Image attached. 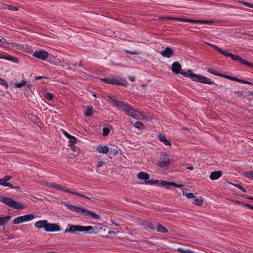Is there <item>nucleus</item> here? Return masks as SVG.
Returning <instances> with one entry per match:
<instances>
[{"label": "nucleus", "instance_id": "nucleus-1", "mask_svg": "<svg viewBox=\"0 0 253 253\" xmlns=\"http://www.w3.org/2000/svg\"><path fill=\"white\" fill-rule=\"evenodd\" d=\"M181 66L180 64L177 62H174L172 65L171 70L175 74H181L186 77H189L192 80L202 83L207 84H214L215 87L217 86V84L213 81H211L208 78L203 75L194 73L192 70H188L186 72H180Z\"/></svg>", "mask_w": 253, "mask_h": 253}, {"label": "nucleus", "instance_id": "nucleus-2", "mask_svg": "<svg viewBox=\"0 0 253 253\" xmlns=\"http://www.w3.org/2000/svg\"><path fill=\"white\" fill-rule=\"evenodd\" d=\"M108 97L111 99L112 102L114 103V105L122 108L123 110L128 115L136 119H144L147 121L150 120V118L149 117L145 116L143 113L131 108L129 105H127L123 102L112 98L110 96H108Z\"/></svg>", "mask_w": 253, "mask_h": 253}, {"label": "nucleus", "instance_id": "nucleus-3", "mask_svg": "<svg viewBox=\"0 0 253 253\" xmlns=\"http://www.w3.org/2000/svg\"><path fill=\"white\" fill-rule=\"evenodd\" d=\"M65 206L72 211H74L77 213L80 214L83 216H90L93 219L96 220H100L101 219V217L99 215L91 211L87 210L85 208H82L80 206L73 205L69 204H65Z\"/></svg>", "mask_w": 253, "mask_h": 253}, {"label": "nucleus", "instance_id": "nucleus-4", "mask_svg": "<svg viewBox=\"0 0 253 253\" xmlns=\"http://www.w3.org/2000/svg\"><path fill=\"white\" fill-rule=\"evenodd\" d=\"M0 200L2 202L6 204L7 206L17 209H22L24 208V206L21 203L14 201L11 198L1 196L0 197Z\"/></svg>", "mask_w": 253, "mask_h": 253}, {"label": "nucleus", "instance_id": "nucleus-5", "mask_svg": "<svg viewBox=\"0 0 253 253\" xmlns=\"http://www.w3.org/2000/svg\"><path fill=\"white\" fill-rule=\"evenodd\" d=\"M222 54L227 57H231L234 60L239 61L241 63H242L244 65H247V66H248L249 67H253V65L251 62H248L247 60L242 59L239 56H236V55L232 54L231 53H228L226 51H224Z\"/></svg>", "mask_w": 253, "mask_h": 253}, {"label": "nucleus", "instance_id": "nucleus-6", "mask_svg": "<svg viewBox=\"0 0 253 253\" xmlns=\"http://www.w3.org/2000/svg\"><path fill=\"white\" fill-rule=\"evenodd\" d=\"M170 164V159L169 156L165 152H162L160 154V161L159 163V166L163 168L168 166Z\"/></svg>", "mask_w": 253, "mask_h": 253}, {"label": "nucleus", "instance_id": "nucleus-7", "mask_svg": "<svg viewBox=\"0 0 253 253\" xmlns=\"http://www.w3.org/2000/svg\"><path fill=\"white\" fill-rule=\"evenodd\" d=\"M34 218L33 214H27L16 218L13 220V224H17L32 220Z\"/></svg>", "mask_w": 253, "mask_h": 253}, {"label": "nucleus", "instance_id": "nucleus-8", "mask_svg": "<svg viewBox=\"0 0 253 253\" xmlns=\"http://www.w3.org/2000/svg\"><path fill=\"white\" fill-rule=\"evenodd\" d=\"M57 190H61V191H64V192H68V193L72 194H74V195H77V196H81L82 197H84V198H86V199L90 200V198H89L88 197L85 196V195L82 194H81L80 193H79V192L73 191L68 189L66 187H63V186H61L60 185H58Z\"/></svg>", "mask_w": 253, "mask_h": 253}, {"label": "nucleus", "instance_id": "nucleus-9", "mask_svg": "<svg viewBox=\"0 0 253 253\" xmlns=\"http://www.w3.org/2000/svg\"><path fill=\"white\" fill-rule=\"evenodd\" d=\"M33 56L35 57L38 58V59H41L42 60H45L48 57L49 54L46 51H43V50H40V51H35L33 53Z\"/></svg>", "mask_w": 253, "mask_h": 253}, {"label": "nucleus", "instance_id": "nucleus-10", "mask_svg": "<svg viewBox=\"0 0 253 253\" xmlns=\"http://www.w3.org/2000/svg\"><path fill=\"white\" fill-rule=\"evenodd\" d=\"M68 228L66 229L64 233H70L72 234H78L81 232V225H68Z\"/></svg>", "mask_w": 253, "mask_h": 253}, {"label": "nucleus", "instance_id": "nucleus-11", "mask_svg": "<svg viewBox=\"0 0 253 253\" xmlns=\"http://www.w3.org/2000/svg\"><path fill=\"white\" fill-rule=\"evenodd\" d=\"M60 230V227L56 224L50 223L48 221L47 222L45 230L46 232H56Z\"/></svg>", "mask_w": 253, "mask_h": 253}, {"label": "nucleus", "instance_id": "nucleus-12", "mask_svg": "<svg viewBox=\"0 0 253 253\" xmlns=\"http://www.w3.org/2000/svg\"><path fill=\"white\" fill-rule=\"evenodd\" d=\"M160 54L164 57L169 58L173 55L174 51L172 48L167 47L161 52Z\"/></svg>", "mask_w": 253, "mask_h": 253}, {"label": "nucleus", "instance_id": "nucleus-13", "mask_svg": "<svg viewBox=\"0 0 253 253\" xmlns=\"http://www.w3.org/2000/svg\"><path fill=\"white\" fill-rule=\"evenodd\" d=\"M97 229L96 227H93L91 226H83L81 225V232L85 233H88L89 234H96V230Z\"/></svg>", "mask_w": 253, "mask_h": 253}, {"label": "nucleus", "instance_id": "nucleus-14", "mask_svg": "<svg viewBox=\"0 0 253 253\" xmlns=\"http://www.w3.org/2000/svg\"><path fill=\"white\" fill-rule=\"evenodd\" d=\"M184 22H189L194 23L208 24H211L213 23V21L211 20H193L186 19V20H182Z\"/></svg>", "mask_w": 253, "mask_h": 253}, {"label": "nucleus", "instance_id": "nucleus-15", "mask_svg": "<svg viewBox=\"0 0 253 253\" xmlns=\"http://www.w3.org/2000/svg\"><path fill=\"white\" fill-rule=\"evenodd\" d=\"M110 84H112L116 85H125L122 81V79L119 77H112L110 78Z\"/></svg>", "mask_w": 253, "mask_h": 253}, {"label": "nucleus", "instance_id": "nucleus-16", "mask_svg": "<svg viewBox=\"0 0 253 253\" xmlns=\"http://www.w3.org/2000/svg\"><path fill=\"white\" fill-rule=\"evenodd\" d=\"M47 222L46 220H39L35 223L34 226L37 228H44L45 230Z\"/></svg>", "mask_w": 253, "mask_h": 253}, {"label": "nucleus", "instance_id": "nucleus-17", "mask_svg": "<svg viewBox=\"0 0 253 253\" xmlns=\"http://www.w3.org/2000/svg\"><path fill=\"white\" fill-rule=\"evenodd\" d=\"M222 176V172L220 171H214L211 173L210 178L211 180H216Z\"/></svg>", "mask_w": 253, "mask_h": 253}, {"label": "nucleus", "instance_id": "nucleus-18", "mask_svg": "<svg viewBox=\"0 0 253 253\" xmlns=\"http://www.w3.org/2000/svg\"><path fill=\"white\" fill-rule=\"evenodd\" d=\"M54 65H57L58 66H60L63 68L68 67V69H69V64L67 63H65L62 61L60 59H55V62H53Z\"/></svg>", "mask_w": 253, "mask_h": 253}, {"label": "nucleus", "instance_id": "nucleus-19", "mask_svg": "<svg viewBox=\"0 0 253 253\" xmlns=\"http://www.w3.org/2000/svg\"><path fill=\"white\" fill-rule=\"evenodd\" d=\"M0 58L11 61L14 63H18V59L11 55H0Z\"/></svg>", "mask_w": 253, "mask_h": 253}, {"label": "nucleus", "instance_id": "nucleus-20", "mask_svg": "<svg viewBox=\"0 0 253 253\" xmlns=\"http://www.w3.org/2000/svg\"><path fill=\"white\" fill-rule=\"evenodd\" d=\"M97 150L99 153L104 154L108 152L109 151L110 148L106 146H99L97 147Z\"/></svg>", "mask_w": 253, "mask_h": 253}, {"label": "nucleus", "instance_id": "nucleus-21", "mask_svg": "<svg viewBox=\"0 0 253 253\" xmlns=\"http://www.w3.org/2000/svg\"><path fill=\"white\" fill-rule=\"evenodd\" d=\"M138 177L141 180H146L149 178V175L145 172H141L138 173Z\"/></svg>", "mask_w": 253, "mask_h": 253}, {"label": "nucleus", "instance_id": "nucleus-22", "mask_svg": "<svg viewBox=\"0 0 253 253\" xmlns=\"http://www.w3.org/2000/svg\"><path fill=\"white\" fill-rule=\"evenodd\" d=\"M159 140L164 143V144L165 145H171V143L169 141H168V140H167L165 138V136L163 135H159Z\"/></svg>", "mask_w": 253, "mask_h": 253}, {"label": "nucleus", "instance_id": "nucleus-23", "mask_svg": "<svg viewBox=\"0 0 253 253\" xmlns=\"http://www.w3.org/2000/svg\"><path fill=\"white\" fill-rule=\"evenodd\" d=\"M11 216H7L4 217H0V226L4 225L7 223L10 219Z\"/></svg>", "mask_w": 253, "mask_h": 253}, {"label": "nucleus", "instance_id": "nucleus-24", "mask_svg": "<svg viewBox=\"0 0 253 253\" xmlns=\"http://www.w3.org/2000/svg\"><path fill=\"white\" fill-rule=\"evenodd\" d=\"M119 153V151L117 148L114 149L111 148L109 150V155H108V157L110 158H112L111 155L116 156L118 155Z\"/></svg>", "mask_w": 253, "mask_h": 253}, {"label": "nucleus", "instance_id": "nucleus-25", "mask_svg": "<svg viewBox=\"0 0 253 253\" xmlns=\"http://www.w3.org/2000/svg\"><path fill=\"white\" fill-rule=\"evenodd\" d=\"M156 229L158 232L162 233H167L168 232L167 229L163 226L157 224Z\"/></svg>", "mask_w": 253, "mask_h": 253}, {"label": "nucleus", "instance_id": "nucleus-26", "mask_svg": "<svg viewBox=\"0 0 253 253\" xmlns=\"http://www.w3.org/2000/svg\"><path fill=\"white\" fill-rule=\"evenodd\" d=\"M159 20H162L164 19H169V20H175L183 22V21L181 20H186V19H183L181 18H174V17H162L159 18Z\"/></svg>", "mask_w": 253, "mask_h": 253}, {"label": "nucleus", "instance_id": "nucleus-27", "mask_svg": "<svg viewBox=\"0 0 253 253\" xmlns=\"http://www.w3.org/2000/svg\"><path fill=\"white\" fill-rule=\"evenodd\" d=\"M135 127L140 130H143L145 128V126L139 121L135 122Z\"/></svg>", "mask_w": 253, "mask_h": 253}, {"label": "nucleus", "instance_id": "nucleus-28", "mask_svg": "<svg viewBox=\"0 0 253 253\" xmlns=\"http://www.w3.org/2000/svg\"><path fill=\"white\" fill-rule=\"evenodd\" d=\"M207 44L209 45V46H210L211 47L214 48L215 49H216V50H217L218 52H219L221 54H223L224 51L222 50L221 49L219 48L218 47H217V46L214 45V44H211V43H207L206 42V43Z\"/></svg>", "mask_w": 253, "mask_h": 253}, {"label": "nucleus", "instance_id": "nucleus-29", "mask_svg": "<svg viewBox=\"0 0 253 253\" xmlns=\"http://www.w3.org/2000/svg\"><path fill=\"white\" fill-rule=\"evenodd\" d=\"M26 80H22L20 83H14L15 86L17 88H20L26 84Z\"/></svg>", "mask_w": 253, "mask_h": 253}, {"label": "nucleus", "instance_id": "nucleus-30", "mask_svg": "<svg viewBox=\"0 0 253 253\" xmlns=\"http://www.w3.org/2000/svg\"><path fill=\"white\" fill-rule=\"evenodd\" d=\"M244 175L253 180V171H247L244 173Z\"/></svg>", "mask_w": 253, "mask_h": 253}, {"label": "nucleus", "instance_id": "nucleus-31", "mask_svg": "<svg viewBox=\"0 0 253 253\" xmlns=\"http://www.w3.org/2000/svg\"><path fill=\"white\" fill-rule=\"evenodd\" d=\"M194 204L197 206H201L203 203V200L202 198H194Z\"/></svg>", "mask_w": 253, "mask_h": 253}, {"label": "nucleus", "instance_id": "nucleus-32", "mask_svg": "<svg viewBox=\"0 0 253 253\" xmlns=\"http://www.w3.org/2000/svg\"><path fill=\"white\" fill-rule=\"evenodd\" d=\"M172 184V182H167L165 181H162L161 182V185L162 186L166 187L167 188H169Z\"/></svg>", "mask_w": 253, "mask_h": 253}, {"label": "nucleus", "instance_id": "nucleus-33", "mask_svg": "<svg viewBox=\"0 0 253 253\" xmlns=\"http://www.w3.org/2000/svg\"><path fill=\"white\" fill-rule=\"evenodd\" d=\"M207 71L210 73H212V74H213L214 75H218V76H223V74H221V73H220L217 71H213L211 68H208L207 69Z\"/></svg>", "mask_w": 253, "mask_h": 253}, {"label": "nucleus", "instance_id": "nucleus-34", "mask_svg": "<svg viewBox=\"0 0 253 253\" xmlns=\"http://www.w3.org/2000/svg\"><path fill=\"white\" fill-rule=\"evenodd\" d=\"M183 195L185 196L187 198L191 199L195 198V196L192 193H186L184 191L183 192Z\"/></svg>", "mask_w": 253, "mask_h": 253}, {"label": "nucleus", "instance_id": "nucleus-35", "mask_svg": "<svg viewBox=\"0 0 253 253\" xmlns=\"http://www.w3.org/2000/svg\"><path fill=\"white\" fill-rule=\"evenodd\" d=\"M157 223H148L147 227L151 229L154 230L156 228Z\"/></svg>", "mask_w": 253, "mask_h": 253}, {"label": "nucleus", "instance_id": "nucleus-36", "mask_svg": "<svg viewBox=\"0 0 253 253\" xmlns=\"http://www.w3.org/2000/svg\"><path fill=\"white\" fill-rule=\"evenodd\" d=\"M93 113L92 108L91 107H88L86 110V112L85 113V115L87 116H92Z\"/></svg>", "mask_w": 253, "mask_h": 253}, {"label": "nucleus", "instance_id": "nucleus-37", "mask_svg": "<svg viewBox=\"0 0 253 253\" xmlns=\"http://www.w3.org/2000/svg\"><path fill=\"white\" fill-rule=\"evenodd\" d=\"M178 252L182 253H192V251L190 250H184L183 248H179L177 249Z\"/></svg>", "mask_w": 253, "mask_h": 253}, {"label": "nucleus", "instance_id": "nucleus-38", "mask_svg": "<svg viewBox=\"0 0 253 253\" xmlns=\"http://www.w3.org/2000/svg\"><path fill=\"white\" fill-rule=\"evenodd\" d=\"M6 6L7 7V8L8 9H9V10H11V11H18V7L13 6L12 5H6Z\"/></svg>", "mask_w": 253, "mask_h": 253}, {"label": "nucleus", "instance_id": "nucleus-39", "mask_svg": "<svg viewBox=\"0 0 253 253\" xmlns=\"http://www.w3.org/2000/svg\"><path fill=\"white\" fill-rule=\"evenodd\" d=\"M53 96V94L49 92L46 93L44 95V97L49 100H51L52 99Z\"/></svg>", "mask_w": 253, "mask_h": 253}, {"label": "nucleus", "instance_id": "nucleus-40", "mask_svg": "<svg viewBox=\"0 0 253 253\" xmlns=\"http://www.w3.org/2000/svg\"><path fill=\"white\" fill-rule=\"evenodd\" d=\"M109 132H110V130L108 128L104 127L103 129V135L104 136H107L109 134Z\"/></svg>", "mask_w": 253, "mask_h": 253}, {"label": "nucleus", "instance_id": "nucleus-41", "mask_svg": "<svg viewBox=\"0 0 253 253\" xmlns=\"http://www.w3.org/2000/svg\"><path fill=\"white\" fill-rule=\"evenodd\" d=\"M0 84L2 85L6 86V87H8V84L6 81L1 78H0Z\"/></svg>", "mask_w": 253, "mask_h": 253}, {"label": "nucleus", "instance_id": "nucleus-42", "mask_svg": "<svg viewBox=\"0 0 253 253\" xmlns=\"http://www.w3.org/2000/svg\"><path fill=\"white\" fill-rule=\"evenodd\" d=\"M239 2L243 4L245 6L253 8V4H251V3H250L248 2H243V1H239Z\"/></svg>", "mask_w": 253, "mask_h": 253}, {"label": "nucleus", "instance_id": "nucleus-43", "mask_svg": "<svg viewBox=\"0 0 253 253\" xmlns=\"http://www.w3.org/2000/svg\"><path fill=\"white\" fill-rule=\"evenodd\" d=\"M231 184H233V185H234L235 186H236V187H237L238 188L242 190L244 192H246V190H245V189L241 185L238 184H233V183H231Z\"/></svg>", "mask_w": 253, "mask_h": 253}, {"label": "nucleus", "instance_id": "nucleus-44", "mask_svg": "<svg viewBox=\"0 0 253 253\" xmlns=\"http://www.w3.org/2000/svg\"><path fill=\"white\" fill-rule=\"evenodd\" d=\"M12 178L11 176H6L3 179L4 183H6L7 181H9Z\"/></svg>", "mask_w": 253, "mask_h": 253}, {"label": "nucleus", "instance_id": "nucleus-45", "mask_svg": "<svg viewBox=\"0 0 253 253\" xmlns=\"http://www.w3.org/2000/svg\"><path fill=\"white\" fill-rule=\"evenodd\" d=\"M3 186H8V187H10L11 188H19V187H13L11 183H7V182L4 183Z\"/></svg>", "mask_w": 253, "mask_h": 253}, {"label": "nucleus", "instance_id": "nucleus-46", "mask_svg": "<svg viewBox=\"0 0 253 253\" xmlns=\"http://www.w3.org/2000/svg\"><path fill=\"white\" fill-rule=\"evenodd\" d=\"M100 80L106 83L110 84V78H101Z\"/></svg>", "mask_w": 253, "mask_h": 253}, {"label": "nucleus", "instance_id": "nucleus-47", "mask_svg": "<svg viewBox=\"0 0 253 253\" xmlns=\"http://www.w3.org/2000/svg\"><path fill=\"white\" fill-rule=\"evenodd\" d=\"M69 142L70 143L75 144L76 142V138L72 136L71 138H70Z\"/></svg>", "mask_w": 253, "mask_h": 253}, {"label": "nucleus", "instance_id": "nucleus-48", "mask_svg": "<svg viewBox=\"0 0 253 253\" xmlns=\"http://www.w3.org/2000/svg\"><path fill=\"white\" fill-rule=\"evenodd\" d=\"M50 187L52 188H53L57 190L58 185L57 184H55L54 183H52L51 184H50Z\"/></svg>", "mask_w": 253, "mask_h": 253}, {"label": "nucleus", "instance_id": "nucleus-49", "mask_svg": "<svg viewBox=\"0 0 253 253\" xmlns=\"http://www.w3.org/2000/svg\"><path fill=\"white\" fill-rule=\"evenodd\" d=\"M145 183L147 184H149V185H151L156 184V183L154 182V181H153V180H149V181H146Z\"/></svg>", "mask_w": 253, "mask_h": 253}, {"label": "nucleus", "instance_id": "nucleus-50", "mask_svg": "<svg viewBox=\"0 0 253 253\" xmlns=\"http://www.w3.org/2000/svg\"><path fill=\"white\" fill-rule=\"evenodd\" d=\"M232 80L236 81L241 82V83H243V80L240 79L235 77H233V78H232Z\"/></svg>", "mask_w": 253, "mask_h": 253}, {"label": "nucleus", "instance_id": "nucleus-51", "mask_svg": "<svg viewBox=\"0 0 253 253\" xmlns=\"http://www.w3.org/2000/svg\"><path fill=\"white\" fill-rule=\"evenodd\" d=\"M103 162L102 161H98L97 162V164L96 167H97V168H98L102 166L103 165Z\"/></svg>", "mask_w": 253, "mask_h": 253}, {"label": "nucleus", "instance_id": "nucleus-52", "mask_svg": "<svg viewBox=\"0 0 253 253\" xmlns=\"http://www.w3.org/2000/svg\"><path fill=\"white\" fill-rule=\"evenodd\" d=\"M221 77H225L227 79H230L232 80V78H233V77H231L229 75H223V76H220Z\"/></svg>", "mask_w": 253, "mask_h": 253}, {"label": "nucleus", "instance_id": "nucleus-53", "mask_svg": "<svg viewBox=\"0 0 253 253\" xmlns=\"http://www.w3.org/2000/svg\"><path fill=\"white\" fill-rule=\"evenodd\" d=\"M126 52L128 53H130V54H132V55H138L139 54V53L136 51H133V52H130V51H126Z\"/></svg>", "mask_w": 253, "mask_h": 253}, {"label": "nucleus", "instance_id": "nucleus-54", "mask_svg": "<svg viewBox=\"0 0 253 253\" xmlns=\"http://www.w3.org/2000/svg\"><path fill=\"white\" fill-rule=\"evenodd\" d=\"M55 59H57L55 57H52L51 58H50V59H49V61L51 63H52L54 64V62H55Z\"/></svg>", "mask_w": 253, "mask_h": 253}, {"label": "nucleus", "instance_id": "nucleus-55", "mask_svg": "<svg viewBox=\"0 0 253 253\" xmlns=\"http://www.w3.org/2000/svg\"><path fill=\"white\" fill-rule=\"evenodd\" d=\"M231 93H232L233 94H235L237 95V96L242 95V93L240 92L232 91Z\"/></svg>", "mask_w": 253, "mask_h": 253}, {"label": "nucleus", "instance_id": "nucleus-56", "mask_svg": "<svg viewBox=\"0 0 253 253\" xmlns=\"http://www.w3.org/2000/svg\"><path fill=\"white\" fill-rule=\"evenodd\" d=\"M64 134L66 135V136L68 138H71L72 136H71V135H70L69 134L67 133L66 132H64Z\"/></svg>", "mask_w": 253, "mask_h": 253}, {"label": "nucleus", "instance_id": "nucleus-57", "mask_svg": "<svg viewBox=\"0 0 253 253\" xmlns=\"http://www.w3.org/2000/svg\"><path fill=\"white\" fill-rule=\"evenodd\" d=\"M186 167H187V168L188 169H189V170H194V168H193V167H192V166H189V165H187Z\"/></svg>", "mask_w": 253, "mask_h": 253}, {"label": "nucleus", "instance_id": "nucleus-58", "mask_svg": "<svg viewBox=\"0 0 253 253\" xmlns=\"http://www.w3.org/2000/svg\"><path fill=\"white\" fill-rule=\"evenodd\" d=\"M171 186H174L176 187L179 188V187H182V185H177V184H175V183L172 182V184H171Z\"/></svg>", "mask_w": 253, "mask_h": 253}, {"label": "nucleus", "instance_id": "nucleus-59", "mask_svg": "<svg viewBox=\"0 0 253 253\" xmlns=\"http://www.w3.org/2000/svg\"><path fill=\"white\" fill-rule=\"evenodd\" d=\"M129 79L132 82H134L135 81V78L134 76H129Z\"/></svg>", "mask_w": 253, "mask_h": 253}, {"label": "nucleus", "instance_id": "nucleus-60", "mask_svg": "<svg viewBox=\"0 0 253 253\" xmlns=\"http://www.w3.org/2000/svg\"><path fill=\"white\" fill-rule=\"evenodd\" d=\"M50 184H51V183H48V182H43L42 183V185H46L47 186L50 187Z\"/></svg>", "mask_w": 253, "mask_h": 253}, {"label": "nucleus", "instance_id": "nucleus-61", "mask_svg": "<svg viewBox=\"0 0 253 253\" xmlns=\"http://www.w3.org/2000/svg\"><path fill=\"white\" fill-rule=\"evenodd\" d=\"M243 83L248 84H253L251 82H250L249 81H247L243 80Z\"/></svg>", "mask_w": 253, "mask_h": 253}, {"label": "nucleus", "instance_id": "nucleus-62", "mask_svg": "<svg viewBox=\"0 0 253 253\" xmlns=\"http://www.w3.org/2000/svg\"><path fill=\"white\" fill-rule=\"evenodd\" d=\"M2 42V43L7 44H9V42L6 40H2V42Z\"/></svg>", "mask_w": 253, "mask_h": 253}, {"label": "nucleus", "instance_id": "nucleus-63", "mask_svg": "<svg viewBox=\"0 0 253 253\" xmlns=\"http://www.w3.org/2000/svg\"><path fill=\"white\" fill-rule=\"evenodd\" d=\"M4 182L3 179H0V185H4Z\"/></svg>", "mask_w": 253, "mask_h": 253}, {"label": "nucleus", "instance_id": "nucleus-64", "mask_svg": "<svg viewBox=\"0 0 253 253\" xmlns=\"http://www.w3.org/2000/svg\"><path fill=\"white\" fill-rule=\"evenodd\" d=\"M245 205L246 206H247V207H249V208H251V209H252V208H253V206H251V205H249V204H245Z\"/></svg>", "mask_w": 253, "mask_h": 253}]
</instances>
